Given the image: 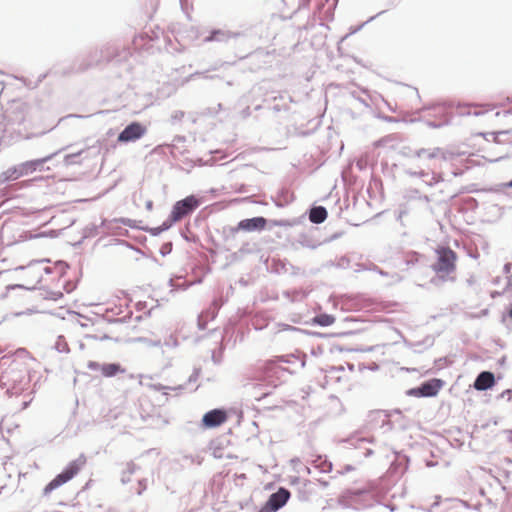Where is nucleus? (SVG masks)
Listing matches in <instances>:
<instances>
[{
    "label": "nucleus",
    "instance_id": "obj_1",
    "mask_svg": "<svg viewBox=\"0 0 512 512\" xmlns=\"http://www.w3.org/2000/svg\"><path fill=\"white\" fill-rule=\"evenodd\" d=\"M16 286L28 290L36 289L42 282L45 273L49 272L48 268L40 262L30 263L25 267L15 270Z\"/></svg>",
    "mask_w": 512,
    "mask_h": 512
},
{
    "label": "nucleus",
    "instance_id": "obj_2",
    "mask_svg": "<svg viewBox=\"0 0 512 512\" xmlns=\"http://www.w3.org/2000/svg\"><path fill=\"white\" fill-rule=\"evenodd\" d=\"M86 462L87 459L84 455H80L77 459L69 462L65 469L45 486L44 493L49 494L73 479L83 469Z\"/></svg>",
    "mask_w": 512,
    "mask_h": 512
},
{
    "label": "nucleus",
    "instance_id": "obj_3",
    "mask_svg": "<svg viewBox=\"0 0 512 512\" xmlns=\"http://www.w3.org/2000/svg\"><path fill=\"white\" fill-rule=\"evenodd\" d=\"M437 260L432 265L433 271L442 279L456 270L457 254L449 247L436 249Z\"/></svg>",
    "mask_w": 512,
    "mask_h": 512
},
{
    "label": "nucleus",
    "instance_id": "obj_4",
    "mask_svg": "<svg viewBox=\"0 0 512 512\" xmlns=\"http://www.w3.org/2000/svg\"><path fill=\"white\" fill-rule=\"evenodd\" d=\"M199 205L200 202L195 196H187L174 204L170 218L173 222H178L194 211Z\"/></svg>",
    "mask_w": 512,
    "mask_h": 512
},
{
    "label": "nucleus",
    "instance_id": "obj_5",
    "mask_svg": "<svg viewBox=\"0 0 512 512\" xmlns=\"http://www.w3.org/2000/svg\"><path fill=\"white\" fill-rule=\"evenodd\" d=\"M443 384L442 380L434 378L422 383L417 388L411 389L409 394L415 397H433L438 394Z\"/></svg>",
    "mask_w": 512,
    "mask_h": 512
},
{
    "label": "nucleus",
    "instance_id": "obj_6",
    "mask_svg": "<svg viewBox=\"0 0 512 512\" xmlns=\"http://www.w3.org/2000/svg\"><path fill=\"white\" fill-rule=\"evenodd\" d=\"M289 497L290 492L285 488H280L277 492L270 495L263 507V511L276 512L287 503Z\"/></svg>",
    "mask_w": 512,
    "mask_h": 512
},
{
    "label": "nucleus",
    "instance_id": "obj_7",
    "mask_svg": "<svg viewBox=\"0 0 512 512\" xmlns=\"http://www.w3.org/2000/svg\"><path fill=\"white\" fill-rule=\"evenodd\" d=\"M146 133V128L139 122L129 124L118 136L119 142H131L140 139Z\"/></svg>",
    "mask_w": 512,
    "mask_h": 512
},
{
    "label": "nucleus",
    "instance_id": "obj_8",
    "mask_svg": "<svg viewBox=\"0 0 512 512\" xmlns=\"http://www.w3.org/2000/svg\"><path fill=\"white\" fill-rule=\"evenodd\" d=\"M228 419L227 412L222 409H213L206 414H204L202 418V425L205 428H215L224 424Z\"/></svg>",
    "mask_w": 512,
    "mask_h": 512
},
{
    "label": "nucleus",
    "instance_id": "obj_9",
    "mask_svg": "<svg viewBox=\"0 0 512 512\" xmlns=\"http://www.w3.org/2000/svg\"><path fill=\"white\" fill-rule=\"evenodd\" d=\"M267 221L263 217L244 219L238 223V229L245 231L262 230L266 227Z\"/></svg>",
    "mask_w": 512,
    "mask_h": 512
},
{
    "label": "nucleus",
    "instance_id": "obj_10",
    "mask_svg": "<svg viewBox=\"0 0 512 512\" xmlns=\"http://www.w3.org/2000/svg\"><path fill=\"white\" fill-rule=\"evenodd\" d=\"M495 383V378L493 373L484 371L481 372L475 382H474V388L479 391L487 390L491 388Z\"/></svg>",
    "mask_w": 512,
    "mask_h": 512
},
{
    "label": "nucleus",
    "instance_id": "obj_11",
    "mask_svg": "<svg viewBox=\"0 0 512 512\" xmlns=\"http://www.w3.org/2000/svg\"><path fill=\"white\" fill-rule=\"evenodd\" d=\"M327 218V211L324 207L318 206L310 210L309 219L312 223L320 224Z\"/></svg>",
    "mask_w": 512,
    "mask_h": 512
},
{
    "label": "nucleus",
    "instance_id": "obj_12",
    "mask_svg": "<svg viewBox=\"0 0 512 512\" xmlns=\"http://www.w3.org/2000/svg\"><path fill=\"white\" fill-rule=\"evenodd\" d=\"M42 163L43 160H32L21 163L20 165H18L19 173L21 174V176L33 173Z\"/></svg>",
    "mask_w": 512,
    "mask_h": 512
},
{
    "label": "nucleus",
    "instance_id": "obj_13",
    "mask_svg": "<svg viewBox=\"0 0 512 512\" xmlns=\"http://www.w3.org/2000/svg\"><path fill=\"white\" fill-rule=\"evenodd\" d=\"M467 111H463L462 114L466 115H473V116H482L486 114L487 112L492 110V107L490 105L488 106H478V105H472L468 106Z\"/></svg>",
    "mask_w": 512,
    "mask_h": 512
},
{
    "label": "nucleus",
    "instance_id": "obj_14",
    "mask_svg": "<svg viewBox=\"0 0 512 512\" xmlns=\"http://www.w3.org/2000/svg\"><path fill=\"white\" fill-rule=\"evenodd\" d=\"M100 370L105 377H112L123 371L121 366L115 363L103 364L100 367Z\"/></svg>",
    "mask_w": 512,
    "mask_h": 512
},
{
    "label": "nucleus",
    "instance_id": "obj_15",
    "mask_svg": "<svg viewBox=\"0 0 512 512\" xmlns=\"http://www.w3.org/2000/svg\"><path fill=\"white\" fill-rule=\"evenodd\" d=\"M20 177H22V176L19 173V167L16 166V167L8 168L6 171H4L0 175V180L2 182H5V181H9V180H16V179H18Z\"/></svg>",
    "mask_w": 512,
    "mask_h": 512
},
{
    "label": "nucleus",
    "instance_id": "obj_16",
    "mask_svg": "<svg viewBox=\"0 0 512 512\" xmlns=\"http://www.w3.org/2000/svg\"><path fill=\"white\" fill-rule=\"evenodd\" d=\"M335 322V317L329 314H320L313 318V323L320 326H330Z\"/></svg>",
    "mask_w": 512,
    "mask_h": 512
},
{
    "label": "nucleus",
    "instance_id": "obj_17",
    "mask_svg": "<svg viewBox=\"0 0 512 512\" xmlns=\"http://www.w3.org/2000/svg\"><path fill=\"white\" fill-rule=\"evenodd\" d=\"M101 366H102V365H100V364H99V363H97V362H89V364H88V367H89L90 369H92V370H98V369H100V367H101Z\"/></svg>",
    "mask_w": 512,
    "mask_h": 512
},
{
    "label": "nucleus",
    "instance_id": "obj_18",
    "mask_svg": "<svg viewBox=\"0 0 512 512\" xmlns=\"http://www.w3.org/2000/svg\"><path fill=\"white\" fill-rule=\"evenodd\" d=\"M509 316H510V318L512 319V307H511V309L509 310Z\"/></svg>",
    "mask_w": 512,
    "mask_h": 512
},
{
    "label": "nucleus",
    "instance_id": "obj_19",
    "mask_svg": "<svg viewBox=\"0 0 512 512\" xmlns=\"http://www.w3.org/2000/svg\"><path fill=\"white\" fill-rule=\"evenodd\" d=\"M106 338H108V337L107 336H103V337H100L99 339L102 340V339H106Z\"/></svg>",
    "mask_w": 512,
    "mask_h": 512
}]
</instances>
